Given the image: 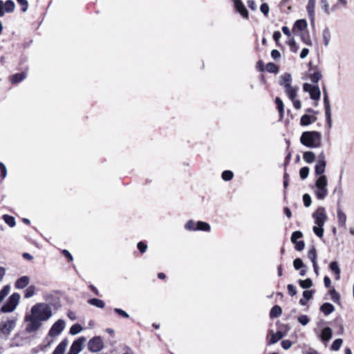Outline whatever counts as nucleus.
Instances as JSON below:
<instances>
[{"label": "nucleus", "instance_id": "9d476101", "mask_svg": "<svg viewBox=\"0 0 354 354\" xmlns=\"http://www.w3.org/2000/svg\"><path fill=\"white\" fill-rule=\"evenodd\" d=\"M85 341L86 338L84 337H81L74 341L67 354H78L82 350L83 344Z\"/></svg>", "mask_w": 354, "mask_h": 354}, {"label": "nucleus", "instance_id": "e2e57ef3", "mask_svg": "<svg viewBox=\"0 0 354 354\" xmlns=\"http://www.w3.org/2000/svg\"><path fill=\"white\" fill-rule=\"evenodd\" d=\"M137 247L141 253L145 252L147 248V245L142 241L139 242Z\"/></svg>", "mask_w": 354, "mask_h": 354}, {"label": "nucleus", "instance_id": "0eeeda50", "mask_svg": "<svg viewBox=\"0 0 354 354\" xmlns=\"http://www.w3.org/2000/svg\"><path fill=\"white\" fill-rule=\"evenodd\" d=\"M104 347V343L102 338L99 336L91 338L88 343V349L93 352L97 353L100 351Z\"/></svg>", "mask_w": 354, "mask_h": 354}, {"label": "nucleus", "instance_id": "09e8293b", "mask_svg": "<svg viewBox=\"0 0 354 354\" xmlns=\"http://www.w3.org/2000/svg\"><path fill=\"white\" fill-rule=\"evenodd\" d=\"M303 201L304 204L306 207H308L310 206L312 201L311 197L308 194H304L303 195Z\"/></svg>", "mask_w": 354, "mask_h": 354}, {"label": "nucleus", "instance_id": "72a5a7b5", "mask_svg": "<svg viewBox=\"0 0 354 354\" xmlns=\"http://www.w3.org/2000/svg\"><path fill=\"white\" fill-rule=\"evenodd\" d=\"M299 283L300 286L304 289L310 288V287L313 286V281L309 278L304 280H299Z\"/></svg>", "mask_w": 354, "mask_h": 354}, {"label": "nucleus", "instance_id": "f257e3e1", "mask_svg": "<svg viewBox=\"0 0 354 354\" xmlns=\"http://www.w3.org/2000/svg\"><path fill=\"white\" fill-rule=\"evenodd\" d=\"M53 315L50 304L37 303L30 310V314L26 315L24 321L28 322L26 326L28 333L37 332L41 326L43 322L48 321Z\"/></svg>", "mask_w": 354, "mask_h": 354}, {"label": "nucleus", "instance_id": "4c0bfd02", "mask_svg": "<svg viewBox=\"0 0 354 354\" xmlns=\"http://www.w3.org/2000/svg\"><path fill=\"white\" fill-rule=\"evenodd\" d=\"M266 71L269 73H277L279 71V67L275 64L270 62L266 65Z\"/></svg>", "mask_w": 354, "mask_h": 354}, {"label": "nucleus", "instance_id": "774afa93", "mask_svg": "<svg viewBox=\"0 0 354 354\" xmlns=\"http://www.w3.org/2000/svg\"><path fill=\"white\" fill-rule=\"evenodd\" d=\"M321 3L324 7V11L326 14L329 13V4L327 0H321Z\"/></svg>", "mask_w": 354, "mask_h": 354}, {"label": "nucleus", "instance_id": "13d9d810", "mask_svg": "<svg viewBox=\"0 0 354 354\" xmlns=\"http://www.w3.org/2000/svg\"><path fill=\"white\" fill-rule=\"evenodd\" d=\"M260 10L263 15H267L270 10L268 4L266 3H262L260 6Z\"/></svg>", "mask_w": 354, "mask_h": 354}, {"label": "nucleus", "instance_id": "37998d69", "mask_svg": "<svg viewBox=\"0 0 354 354\" xmlns=\"http://www.w3.org/2000/svg\"><path fill=\"white\" fill-rule=\"evenodd\" d=\"M35 292V287L34 286H29L25 291L24 297L30 298L34 296Z\"/></svg>", "mask_w": 354, "mask_h": 354}, {"label": "nucleus", "instance_id": "423d86ee", "mask_svg": "<svg viewBox=\"0 0 354 354\" xmlns=\"http://www.w3.org/2000/svg\"><path fill=\"white\" fill-rule=\"evenodd\" d=\"M64 328L65 322L63 319H58L50 328L48 336L52 338L57 337L64 330Z\"/></svg>", "mask_w": 354, "mask_h": 354}, {"label": "nucleus", "instance_id": "f704fd0d", "mask_svg": "<svg viewBox=\"0 0 354 354\" xmlns=\"http://www.w3.org/2000/svg\"><path fill=\"white\" fill-rule=\"evenodd\" d=\"M343 340L341 338L336 339L332 344L330 346V350L337 351L339 350L341 346H342Z\"/></svg>", "mask_w": 354, "mask_h": 354}, {"label": "nucleus", "instance_id": "de8ad7c7", "mask_svg": "<svg viewBox=\"0 0 354 354\" xmlns=\"http://www.w3.org/2000/svg\"><path fill=\"white\" fill-rule=\"evenodd\" d=\"M303 236V233L301 231H295L292 232L291 236V241L292 243H296L297 239L301 238Z\"/></svg>", "mask_w": 354, "mask_h": 354}, {"label": "nucleus", "instance_id": "338daca9", "mask_svg": "<svg viewBox=\"0 0 354 354\" xmlns=\"http://www.w3.org/2000/svg\"><path fill=\"white\" fill-rule=\"evenodd\" d=\"M271 56L274 59H277L281 57V53L278 50L274 49L271 51Z\"/></svg>", "mask_w": 354, "mask_h": 354}, {"label": "nucleus", "instance_id": "1a4fd4ad", "mask_svg": "<svg viewBox=\"0 0 354 354\" xmlns=\"http://www.w3.org/2000/svg\"><path fill=\"white\" fill-rule=\"evenodd\" d=\"M15 9V4L12 0H7L5 3L0 0V17H3L5 12H13Z\"/></svg>", "mask_w": 354, "mask_h": 354}, {"label": "nucleus", "instance_id": "412c9836", "mask_svg": "<svg viewBox=\"0 0 354 354\" xmlns=\"http://www.w3.org/2000/svg\"><path fill=\"white\" fill-rule=\"evenodd\" d=\"M337 214L339 226H340V227L345 226L346 222V214L342 212V210L340 208H337Z\"/></svg>", "mask_w": 354, "mask_h": 354}, {"label": "nucleus", "instance_id": "69168bd1", "mask_svg": "<svg viewBox=\"0 0 354 354\" xmlns=\"http://www.w3.org/2000/svg\"><path fill=\"white\" fill-rule=\"evenodd\" d=\"M0 171L1 177L4 178L7 175V169L5 165L2 162H0Z\"/></svg>", "mask_w": 354, "mask_h": 354}, {"label": "nucleus", "instance_id": "2eb2a0df", "mask_svg": "<svg viewBox=\"0 0 354 354\" xmlns=\"http://www.w3.org/2000/svg\"><path fill=\"white\" fill-rule=\"evenodd\" d=\"M320 310L328 316L335 310V307L330 303H324L320 306Z\"/></svg>", "mask_w": 354, "mask_h": 354}, {"label": "nucleus", "instance_id": "b1692460", "mask_svg": "<svg viewBox=\"0 0 354 354\" xmlns=\"http://www.w3.org/2000/svg\"><path fill=\"white\" fill-rule=\"evenodd\" d=\"M282 313V309L279 306H273L270 311V318H276L279 317Z\"/></svg>", "mask_w": 354, "mask_h": 354}, {"label": "nucleus", "instance_id": "c03bdc74", "mask_svg": "<svg viewBox=\"0 0 354 354\" xmlns=\"http://www.w3.org/2000/svg\"><path fill=\"white\" fill-rule=\"evenodd\" d=\"M309 170L310 169L308 167H303L302 168L300 169L299 176L302 180L306 179L308 176Z\"/></svg>", "mask_w": 354, "mask_h": 354}, {"label": "nucleus", "instance_id": "49530a36", "mask_svg": "<svg viewBox=\"0 0 354 354\" xmlns=\"http://www.w3.org/2000/svg\"><path fill=\"white\" fill-rule=\"evenodd\" d=\"M293 266L295 270H298L305 267L302 260L299 258H297L293 261Z\"/></svg>", "mask_w": 354, "mask_h": 354}, {"label": "nucleus", "instance_id": "dca6fc26", "mask_svg": "<svg viewBox=\"0 0 354 354\" xmlns=\"http://www.w3.org/2000/svg\"><path fill=\"white\" fill-rule=\"evenodd\" d=\"M68 345V341L66 339H63L58 346L55 348L53 354H64L65 349Z\"/></svg>", "mask_w": 354, "mask_h": 354}, {"label": "nucleus", "instance_id": "f3484780", "mask_svg": "<svg viewBox=\"0 0 354 354\" xmlns=\"http://www.w3.org/2000/svg\"><path fill=\"white\" fill-rule=\"evenodd\" d=\"M332 335V329L329 327H326L322 331L321 339L323 342H328L331 339Z\"/></svg>", "mask_w": 354, "mask_h": 354}, {"label": "nucleus", "instance_id": "052dcab7", "mask_svg": "<svg viewBox=\"0 0 354 354\" xmlns=\"http://www.w3.org/2000/svg\"><path fill=\"white\" fill-rule=\"evenodd\" d=\"M295 244V249L297 251H301L304 249L305 247V243L304 241H297L296 243H294Z\"/></svg>", "mask_w": 354, "mask_h": 354}, {"label": "nucleus", "instance_id": "6e6552de", "mask_svg": "<svg viewBox=\"0 0 354 354\" xmlns=\"http://www.w3.org/2000/svg\"><path fill=\"white\" fill-rule=\"evenodd\" d=\"M313 218L315 219V223L317 225H323L327 221V216L326 214L325 208L323 207H319L313 214Z\"/></svg>", "mask_w": 354, "mask_h": 354}, {"label": "nucleus", "instance_id": "79ce46f5", "mask_svg": "<svg viewBox=\"0 0 354 354\" xmlns=\"http://www.w3.org/2000/svg\"><path fill=\"white\" fill-rule=\"evenodd\" d=\"M222 178L225 181L230 180L233 178L234 174L232 171L225 170L222 173Z\"/></svg>", "mask_w": 354, "mask_h": 354}, {"label": "nucleus", "instance_id": "ddd939ff", "mask_svg": "<svg viewBox=\"0 0 354 354\" xmlns=\"http://www.w3.org/2000/svg\"><path fill=\"white\" fill-rule=\"evenodd\" d=\"M29 283L30 278L28 276H22L16 281L15 286L17 289H23L26 288Z\"/></svg>", "mask_w": 354, "mask_h": 354}, {"label": "nucleus", "instance_id": "2f4dec72", "mask_svg": "<svg viewBox=\"0 0 354 354\" xmlns=\"http://www.w3.org/2000/svg\"><path fill=\"white\" fill-rule=\"evenodd\" d=\"M308 24L305 19H298L295 23V28L299 30H303L306 28Z\"/></svg>", "mask_w": 354, "mask_h": 354}, {"label": "nucleus", "instance_id": "0e129e2a", "mask_svg": "<svg viewBox=\"0 0 354 354\" xmlns=\"http://www.w3.org/2000/svg\"><path fill=\"white\" fill-rule=\"evenodd\" d=\"M313 290H304L303 292L304 299L306 300H310L313 297Z\"/></svg>", "mask_w": 354, "mask_h": 354}, {"label": "nucleus", "instance_id": "393cba45", "mask_svg": "<svg viewBox=\"0 0 354 354\" xmlns=\"http://www.w3.org/2000/svg\"><path fill=\"white\" fill-rule=\"evenodd\" d=\"M3 219L5 223L10 227H13L16 225L15 218L12 216H10L8 214H4L3 216Z\"/></svg>", "mask_w": 354, "mask_h": 354}, {"label": "nucleus", "instance_id": "cd10ccee", "mask_svg": "<svg viewBox=\"0 0 354 354\" xmlns=\"http://www.w3.org/2000/svg\"><path fill=\"white\" fill-rule=\"evenodd\" d=\"M304 160L308 163H312L315 160V154L313 151H306L303 156Z\"/></svg>", "mask_w": 354, "mask_h": 354}, {"label": "nucleus", "instance_id": "4be33fe9", "mask_svg": "<svg viewBox=\"0 0 354 354\" xmlns=\"http://www.w3.org/2000/svg\"><path fill=\"white\" fill-rule=\"evenodd\" d=\"M310 98L314 100H318L320 98L321 91L317 85H314L313 88L309 92Z\"/></svg>", "mask_w": 354, "mask_h": 354}, {"label": "nucleus", "instance_id": "a211bd4d", "mask_svg": "<svg viewBox=\"0 0 354 354\" xmlns=\"http://www.w3.org/2000/svg\"><path fill=\"white\" fill-rule=\"evenodd\" d=\"M317 118L315 117H312L308 114H305L301 116L300 120V124L301 126H308L316 121Z\"/></svg>", "mask_w": 354, "mask_h": 354}, {"label": "nucleus", "instance_id": "e433bc0d", "mask_svg": "<svg viewBox=\"0 0 354 354\" xmlns=\"http://www.w3.org/2000/svg\"><path fill=\"white\" fill-rule=\"evenodd\" d=\"M322 77V75L321 72L319 71H316L313 74H311L310 75V80L313 83L316 84L319 81Z\"/></svg>", "mask_w": 354, "mask_h": 354}, {"label": "nucleus", "instance_id": "6ab92c4d", "mask_svg": "<svg viewBox=\"0 0 354 354\" xmlns=\"http://www.w3.org/2000/svg\"><path fill=\"white\" fill-rule=\"evenodd\" d=\"M291 74L286 73L280 77L279 84L286 87L287 85H291Z\"/></svg>", "mask_w": 354, "mask_h": 354}, {"label": "nucleus", "instance_id": "f8f14e48", "mask_svg": "<svg viewBox=\"0 0 354 354\" xmlns=\"http://www.w3.org/2000/svg\"><path fill=\"white\" fill-rule=\"evenodd\" d=\"M234 3L236 10L243 16V17L248 19V12L241 0H234Z\"/></svg>", "mask_w": 354, "mask_h": 354}, {"label": "nucleus", "instance_id": "473e14b6", "mask_svg": "<svg viewBox=\"0 0 354 354\" xmlns=\"http://www.w3.org/2000/svg\"><path fill=\"white\" fill-rule=\"evenodd\" d=\"M324 44L327 46L330 39V33L328 28H325L322 32Z\"/></svg>", "mask_w": 354, "mask_h": 354}, {"label": "nucleus", "instance_id": "aec40b11", "mask_svg": "<svg viewBox=\"0 0 354 354\" xmlns=\"http://www.w3.org/2000/svg\"><path fill=\"white\" fill-rule=\"evenodd\" d=\"M315 7V1L308 0V5H307V10H308L309 17L312 22L314 21Z\"/></svg>", "mask_w": 354, "mask_h": 354}, {"label": "nucleus", "instance_id": "864d4df0", "mask_svg": "<svg viewBox=\"0 0 354 354\" xmlns=\"http://www.w3.org/2000/svg\"><path fill=\"white\" fill-rule=\"evenodd\" d=\"M298 322L303 326H306L309 322V318L307 315H303L298 317Z\"/></svg>", "mask_w": 354, "mask_h": 354}, {"label": "nucleus", "instance_id": "603ef678", "mask_svg": "<svg viewBox=\"0 0 354 354\" xmlns=\"http://www.w3.org/2000/svg\"><path fill=\"white\" fill-rule=\"evenodd\" d=\"M17 2L22 6L21 10L23 12H25L28 10V2L27 0H17Z\"/></svg>", "mask_w": 354, "mask_h": 354}, {"label": "nucleus", "instance_id": "4468645a", "mask_svg": "<svg viewBox=\"0 0 354 354\" xmlns=\"http://www.w3.org/2000/svg\"><path fill=\"white\" fill-rule=\"evenodd\" d=\"M284 89L289 99L291 101H293V100L297 96V92L299 90V87H293L292 85H287L286 87H284Z\"/></svg>", "mask_w": 354, "mask_h": 354}, {"label": "nucleus", "instance_id": "a878e982", "mask_svg": "<svg viewBox=\"0 0 354 354\" xmlns=\"http://www.w3.org/2000/svg\"><path fill=\"white\" fill-rule=\"evenodd\" d=\"M88 303L92 306H96L100 308H103L105 305L104 302L102 300L97 298L90 299L88 301Z\"/></svg>", "mask_w": 354, "mask_h": 354}, {"label": "nucleus", "instance_id": "680f3d73", "mask_svg": "<svg viewBox=\"0 0 354 354\" xmlns=\"http://www.w3.org/2000/svg\"><path fill=\"white\" fill-rule=\"evenodd\" d=\"M281 344L283 349L287 350L291 347L292 344L291 341H290L288 339H286V340H283L281 342Z\"/></svg>", "mask_w": 354, "mask_h": 354}, {"label": "nucleus", "instance_id": "7ed1b4c3", "mask_svg": "<svg viewBox=\"0 0 354 354\" xmlns=\"http://www.w3.org/2000/svg\"><path fill=\"white\" fill-rule=\"evenodd\" d=\"M326 176L317 177L315 183L314 194L318 200H324L328 194Z\"/></svg>", "mask_w": 354, "mask_h": 354}, {"label": "nucleus", "instance_id": "20e7f679", "mask_svg": "<svg viewBox=\"0 0 354 354\" xmlns=\"http://www.w3.org/2000/svg\"><path fill=\"white\" fill-rule=\"evenodd\" d=\"M21 296L18 292L12 293L8 299L6 303L1 308L4 313L13 312L19 304Z\"/></svg>", "mask_w": 354, "mask_h": 354}, {"label": "nucleus", "instance_id": "a18cd8bd", "mask_svg": "<svg viewBox=\"0 0 354 354\" xmlns=\"http://www.w3.org/2000/svg\"><path fill=\"white\" fill-rule=\"evenodd\" d=\"M324 104L325 111H330V104L328 97L327 93L325 91V88H324Z\"/></svg>", "mask_w": 354, "mask_h": 354}, {"label": "nucleus", "instance_id": "58836bf2", "mask_svg": "<svg viewBox=\"0 0 354 354\" xmlns=\"http://www.w3.org/2000/svg\"><path fill=\"white\" fill-rule=\"evenodd\" d=\"M330 295L333 302L339 303L340 295L335 289L330 290Z\"/></svg>", "mask_w": 354, "mask_h": 354}, {"label": "nucleus", "instance_id": "c9c22d12", "mask_svg": "<svg viewBox=\"0 0 354 354\" xmlns=\"http://www.w3.org/2000/svg\"><path fill=\"white\" fill-rule=\"evenodd\" d=\"M82 330V326L79 324H73L70 328V334L75 335L80 333Z\"/></svg>", "mask_w": 354, "mask_h": 354}, {"label": "nucleus", "instance_id": "ea45409f", "mask_svg": "<svg viewBox=\"0 0 354 354\" xmlns=\"http://www.w3.org/2000/svg\"><path fill=\"white\" fill-rule=\"evenodd\" d=\"M275 103L280 115H282L284 111V105L282 100L279 97H277L275 99Z\"/></svg>", "mask_w": 354, "mask_h": 354}, {"label": "nucleus", "instance_id": "5701e85b", "mask_svg": "<svg viewBox=\"0 0 354 354\" xmlns=\"http://www.w3.org/2000/svg\"><path fill=\"white\" fill-rule=\"evenodd\" d=\"M26 77V73L23 72L20 73H16L11 76L10 81L12 84H17L22 80H24Z\"/></svg>", "mask_w": 354, "mask_h": 354}, {"label": "nucleus", "instance_id": "bb28decb", "mask_svg": "<svg viewBox=\"0 0 354 354\" xmlns=\"http://www.w3.org/2000/svg\"><path fill=\"white\" fill-rule=\"evenodd\" d=\"M330 269L336 275V279H339V274H340V269L339 268L338 263L337 261H332L330 263Z\"/></svg>", "mask_w": 354, "mask_h": 354}, {"label": "nucleus", "instance_id": "3c124183", "mask_svg": "<svg viewBox=\"0 0 354 354\" xmlns=\"http://www.w3.org/2000/svg\"><path fill=\"white\" fill-rule=\"evenodd\" d=\"M114 311L120 317L123 318H129V315L124 310L121 308H114Z\"/></svg>", "mask_w": 354, "mask_h": 354}, {"label": "nucleus", "instance_id": "a19ab883", "mask_svg": "<svg viewBox=\"0 0 354 354\" xmlns=\"http://www.w3.org/2000/svg\"><path fill=\"white\" fill-rule=\"evenodd\" d=\"M313 232L319 238H322L324 236V228L323 225L314 226L313 228Z\"/></svg>", "mask_w": 354, "mask_h": 354}, {"label": "nucleus", "instance_id": "7c9ffc66", "mask_svg": "<svg viewBox=\"0 0 354 354\" xmlns=\"http://www.w3.org/2000/svg\"><path fill=\"white\" fill-rule=\"evenodd\" d=\"M308 257L310 259L312 263L317 262V250L315 246H312L308 252Z\"/></svg>", "mask_w": 354, "mask_h": 354}, {"label": "nucleus", "instance_id": "4d7b16f0", "mask_svg": "<svg viewBox=\"0 0 354 354\" xmlns=\"http://www.w3.org/2000/svg\"><path fill=\"white\" fill-rule=\"evenodd\" d=\"M342 5L343 6H346L347 5V1L346 0H338V1L332 6V11H335L337 9L339 8V6Z\"/></svg>", "mask_w": 354, "mask_h": 354}, {"label": "nucleus", "instance_id": "9b49d317", "mask_svg": "<svg viewBox=\"0 0 354 354\" xmlns=\"http://www.w3.org/2000/svg\"><path fill=\"white\" fill-rule=\"evenodd\" d=\"M326 162L325 160L319 159L315 166V174L318 176H326L324 174L326 170Z\"/></svg>", "mask_w": 354, "mask_h": 354}, {"label": "nucleus", "instance_id": "c85d7f7f", "mask_svg": "<svg viewBox=\"0 0 354 354\" xmlns=\"http://www.w3.org/2000/svg\"><path fill=\"white\" fill-rule=\"evenodd\" d=\"M283 337V334L281 331H277L276 333L272 334L269 344H274L277 343L278 341H279L281 339H282Z\"/></svg>", "mask_w": 354, "mask_h": 354}, {"label": "nucleus", "instance_id": "8fccbe9b", "mask_svg": "<svg viewBox=\"0 0 354 354\" xmlns=\"http://www.w3.org/2000/svg\"><path fill=\"white\" fill-rule=\"evenodd\" d=\"M288 44L290 46L291 51L294 53L297 52L298 46H297L296 41L293 38L289 39Z\"/></svg>", "mask_w": 354, "mask_h": 354}, {"label": "nucleus", "instance_id": "c756f323", "mask_svg": "<svg viewBox=\"0 0 354 354\" xmlns=\"http://www.w3.org/2000/svg\"><path fill=\"white\" fill-rule=\"evenodd\" d=\"M196 230L208 232L210 230V225L207 223L198 221L196 223Z\"/></svg>", "mask_w": 354, "mask_h": 354}, {"label": "nucleus", "instance_id": "f03ea898", "mask_svg": "<svg viewBox=\"0 0 354 354\" xmlns=\"http://www.w3.org/2000/svg\"><path fill=\"white\" fill-rule=\"evenodd\" d=\"M300 142L308 148H318L322 145V134L316 131H307L301 133Z\"/></svg>", "mask_w": 354, "mask_h": 354}, {"label": "nucleus", "instance_id": "5fc2aeb1", "mask_svg": "<svg viewBox=\"0 0 354 354\" xmlns=\"http://www.w3.org/2000/svg\"><path fill=\"white\" fill-rule=\"evenodd\" d=\"M196 223L192 220H189L185 225V229L187 230H196Z\"/></svg>", "mask_w": 354, "mask_h": 354}, {"label": "nucleus", "instance_id": "bf43d9fd", "mask_svg": "<svg viewBox=\"0 0 354 354\" xmlns=\"http://www.w3.org/2000/svg\"><path fill=\"white\" fill-rule=\"evenodd\" d=\"M287 289H288V292L290 296L293 297V296L296 295L297 290H296V288L293 285L288 284L287 286Z\"/></svg>", "mask_w": 354, "mask_h": 354}, {"label": "nucleus", "instance_id": "6e6d98bb", "mask_svg": "<svg viewBox=\"0 0 354 354\" xmlns=\"http://www.w3.org/2000/svg\"><path fill=\"white\" fill-rule=\"evenodd\" d=\"M325 116L326 120V124L328 127V128H330L332 126L331 110L325 111Z\"/></svg>", "mask_w": 354, "mask_h": 354}, {"label": "nucleus", "instance_id": "39448f33", "mask_svg": "<svg viewBox=\"0 0 354 354\" xmlns=\"http://www.w3.org/2000/svg\"><path fill=\"white\" fill-rule=\"evenodd\" d=\"M17 324V318L11 317L6 321L2 320L0 323V333L8 335L12 330L15 328Z\"/></svg>", "mask_w": 354, "mask_h": 354}]
</instances>
